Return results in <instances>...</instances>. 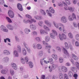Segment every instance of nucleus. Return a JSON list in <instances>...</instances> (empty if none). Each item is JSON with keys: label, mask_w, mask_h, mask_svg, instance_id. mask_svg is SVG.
<instances>
[{"label": "nucleus", "mask_w": 79, "mask_h": 79, "mask_svg": "<svg viewBox=\"0 0 79 79\" xmlns=\"http://www.w3.org/2000/svg\"><path fill=\"white\" fill-rule=\"evenodd\" d=\"M17 8L20 11H22L23 10V7H22V5L21 4L19 3L17 4Z\"/></svg>", "instance_id": "nucleus-9"}, {"label": "nucleus", "mask_w": 79, "mask_h": 79, "mask_svg": "<svg viewBox=\"0 0 79 79\" xmlns=\"http://www.w3.org/2000/svg\"><path fill=\"white\" fill-rule=\"evenodd\" d=\"M6 19H7L8 22L9 23H12V21H11V20L10 18L9 17H6Z\"/></svg>", "instance_id": "nucleus-37"}, {"label": "nucleus", "mask_w": 79, "mask_h": 79, "mask_svg": "<svg viewBox=\"0 0 79 79\" xmlns=\"http://www.w3.org/2000/svg\"><path fill=\"white\" fill-rule=\"evenodd\" d=\"M32 34L33 35H37V33L36 31H33L32 32Z\"/></svg>", "instance_id": "nucleus-62"}, {"label": "nucleus", "mask_w": 79, "mask_h": 79, "mask_svg": "<svg viewBox=\"0 0 79 79\" xmlns=\"http://www.w3.org/2000/svg\"><path fill=\"white\" fill-rule=\"evenodd\" d=\"M8 15L11 18H13L15 17V13L11 10H9L8 11Z\"/></svg>", "instance_id": "nucleus-5"}, {"label": "nucleus", "mask_w": 79, "mask_h": 79, "mask_svg": "<svg viewBox=\"0 0 79 79\" xmlns=\"http://www.w3.org/2000/svg\"><path fill=\"white\" fill-rule=\"evenodd\" d=\"M52 57L55 60H56L58 59V56H57V55L55 54H53L52 55Z\"/></svg>", "instance_id": "nucleus-17"}, {"label": "nucleus", "mask_w": 79, "mask_h": 79, "mask_svg": "<svg viewBox=\"0 0 79 79\" xmlns=\"http://www.w3.org/2000/svg\"><path fill=\"white\" fill-rule=\"evenodd\" d=\"M63 59L62 57H60L59 58V62L60 63H63Z\"/></svg>", "instance_id": "nucleus-39"}, {"label": "nucleus", "mask_w": 79, "mask_h": 79, "mask_svg": "<svg viewBox=\"0 0 79 79\" xmlns=\"http://www.w3.org/2000/svg\"><path fill=\"white\" fill-rule=\"evenodd\" d=\"M17 48H18V51L19 52H21V47L20 46L18 45L17 46Z\"/></svg>", "instance_id": "nucleus-47"}, {"label": "nucleus", "mask_w": 79, "mask_h": 79, "mask_svg": "<svg viewBox=\"0 0 79 79\" xmlns=\"http://www.w3.org/2000/svg\"><path fill=\"white\" fill-rule=\"evenodd\" d=\"M49 10L51 12V13H55V10L53 8L51 7L49 8Z\"/></svg>", "instance_id": "nucleus-21"}, {"label": "nucleus", "mask_w": 79, "mask_h": 79, "mask_svg": "<svg viewBox=\"0 0 79 79\" xmlns=\"http://www.w3.org/2000/svg\"><path fill=\"white\" fill-rule=\"evenodd\" d=\"M59 36L61 40H63V39H66V36L64 33L62 34L61 35L59 34Z\"/></svg>", "instance_id": "nucleus-7"}, {"label": "nucleus", "mask_w": 79, "mask_h": 79, "mask_svg": "<svg viewBox=\"0 0 79 79\" xmlns=\"http://www.w3.org/2000/svg\"><path fill=\"white\" fill-rule=\"evenodd\" d=\"M7 27L10 30H13V27L11 25L9 24L7 25Z\"/></svg>", "instance_id": "nucleus-12"}, {"label": "nucleus", "mask_w": 79, "mask_h": 79, "mask_svg": "<svg viewBox=\"0 0 79 79\" xmlns=\"http://www.w3.org/2000/svg\"><path fill=\"white\" fill-rule=\"evenodd\" d=\"M57 67V65L55 64H52V69H55L56 67Z\"/></svg>", "instance_id": "nucleus-22"}, {"label": "nucleus", "mask_w": 79, "mask_h": 79, "mask_svg": "<svg viewBox=\"0 0 79 79\" xmlns=\"http://www.w3.org/2000/svg\"><path fill=\"white\" fill-rule=\"evenodd\" d=\"M21 61L22 63L24 64L25 62H26V63H28V61H29V59L28 57L27 56L25 57V59L24 60V59L22 57L21 58Z\"/></svg>", "instance_id": "nucleus-6"}, {"label": "nucleus", "mask_w": 79, "mask_h": 79, "mask_svg": "<svg viewBox=\"0 0 79 79\" xmlns=\"http://www.w3.org/2000/svg\"><path fill=\"white\" fill-rule=\"evenodd\" d=\"M59 71H61H61H62L63 72L66 73V72L68 71V69L64 66H62L59 68Z\"/></svg>", "instance_id": "nucleus-4"}, {"label": "nucleus", "mask_w": 79, "mask_h": 79, "mask_svg": "<svg viewBox=\"0 0 79 79\" xmlns=\"http://www.w3.org/2000/svg\"><path fill=\"white\" fill-rule=\"evenodd\" d=\"M52 33H50V36L52 39H55L56 36L57 35V32L56 31L53 30H52Z\"/></svg>", "instance_id": "nucleus-3"}, {"label": "nucleus", "mask_w": 79, "mask_h": 79, "mask_svg": "<svg viewBox=\"0 0 79 79\" xmlns=\"http://www.w3.org/2000/svg\"><path fill=\"white\" fill-rule=\"evenodd\" d=\"M61 21L62 23H65L67 22L66 18L64 16H63L61 18Z\"/></svg>", "instance_id": "nucleus-8"}, {"label": "nucleus", "mask_w": 79, "mask_h": 79, "mask_svg": "<svg viewBox=\"0 0 79 79\" xmlns=\"http://www.w3.org/2000/svg\"><path fill=\"white\" fill-rule=\"evenodd\" d=\"M65 2L67 4V5H70L71 4V2L69 0H65Z\"/></svg>", "instance_id": "nucleus-43"}, {"label": "nucleus", "mask_w": 79, "mask_h": 79, "mask_svg": "<svg viewBox=\"0 0 79 79\" xmlns=\"http://www.w3.org/2000/svg\"><path fill=\"white\" fill-rule=\"evenodd\" d=\"M58 5L59 6H63V3L61 2H60L58 3Z\"/></svg>", "instance_id": "nucleus-61"}, {"label": "nucleus", "mask_w": 79, "mask_h": 79, "mask_svg": "<svg viewBox=\"0 0 79 79\" xmlns=\"http://www.w3.org/2000/svg\"><path fill=\"white\" fill-rule=\"evenodd\" d=\"M29 64L30 68H32L33 67L34 65H33V64L32 63V62H30L29 63Z\"/></svg>", "instance_id": "nucleus-34"}, {"label": "nucleus", "mask_w": 79, "mask_h": 79, "mask_svg": "<svg viewBox=\"0 0 79 79\" xmlns=\"http://www.w3.org/2000/svg\"><path fill=\"white\" fill-rule=\"evenodd\" d=\"M49 61L51 64H53V60L52 58L49 59Z\"/></svg>", "instance_id": "nucleus-36"}, {"label": "nucleus", "mask_w": 79, "mask_h": 79, "mask_svg": "<svg viewBox=\"0 0 79 79\" xmlns=\"http://www.w3.org/2000/svg\"><path fill=\"white\" fill-rule=\"evenodd\" d=\"M3 31H4V32H7L8 31V29L6 28H4Z\"/></svg>", "instance_id": "nucleus-54"}, {"label": "nucleus", "mask_w": 79, "mask_h": 79, "mask_svg": "<svg viewBox=\"0 0 79 79\" xmlns=\"http://www.w3.org/2000/svg\"><path fill=\"white\" fill-rule=\"evenodd\" d=\"M40 12H41V13H43V14L44 15H45L46 13H45V11L43 10H41Z\"/></svg>", "instance_id": "nucleus-50"}, {"label": "nucleus", "mask_w": 79, "mask_h": 79, "mask_svg": "<svg viewBox=\"0 0 79 79\" xmlns=\"http://www.w3.org/2000/svg\"><path fill=\"white\" fill-rule=\"evenodd\" d=\"M73 77H75V79H77V77H78V75L77 73H75L73 75Z\"/></svg>", "instance_id": "nucleus-44"}, {"label": "nucleus", "mask_w": 79, "mask_h": 79, "mask_svg": "<svg viewBox=\"0 0 79 79\" xmlns=\"http://www.w3.org/2000/svg\"><path fill=\"white\" fill-rule=\"evenodd\" d=\"M69 20V21H73L74 20L73 19V18L72 16L70 15L68 17Z\"/></svg>", "instance_id": "nucleus-27"}, {"label": "nucleus", "mask_w": 79, "mask_h": 79, "mask_svg": "<svg viewBox=\"0 0 79 79\" xmlns=\"http://www.w3.org/2000/svg\"><path fill=\"white\" fill-rule=\"evenodd\" d=\"M4 53H5L6 55H10V53L9 52V51L7 50H5L4 51Z\"/></svg>", "instance_id": "nucleus-32"}, {"label": "nucleus", "mask_w": 79, "mask_h": 79, "mask_svg": "<svg viewBox=\"0 0 79 79\" xmlns=\"http://www.w3.org/2000/svg\"><path fill=\"white\" fill-rule=\"evenodd\" d=\"M64 44L65 48L67 50H68L69 49V45H68V43L67 42H65Z\"/></svg>", "instance_id": "nucleus-18"}, {"label": "nucleus", "mask_w": 79, "mask_h": 79, "mask_svg": "<svg viewBox=\"0 0 79 79\" xmlns=\"http://www.w3.org/2000/svg\"><path fill=\"white\" fill-rule=\"evenodd\" d=\"M14 54L15 56H19L18 53V52L16 51H15L14 52Z\"/></svg>", "instance_id": "nucleus-26"}, {"label": "nucleus", "mask_w": 79, "mask_h": 79, "mask_svg": "<svg viewBox=\"0 0 79 79\" xmlns=\"http://www.w3.org/2000/svg\"><path fill=\"white\" fill-rule=\"evenodd\" d=\"M23 45H24V46L26 47V48H27V52H30V49H28V48H27V44H26V43H23Z\"/></svg>", "instance_id": "nucleus-25"}, {"label": "nucleus", "mask_w": 79, "mask_h": 79, "mask_svg": "<svg viewBox=\"0 0 79 79\" xmlns=\"http://www.w3.org/2000/svg\"><path fill=\"white\" fill-rule=\"evenodd\" d=\"M46 12L48 13V16H49L52 17V15L50 13H48V10H46Z\"/></svg>", "instance_id": "nucleus-52"}, {"label": "nucleus", "mask_w": 79, "mask_h": 79, "mask_svg": "<svg viewBox=\"0 0 79 79\" xmlns=\"http://www.w3.org/2000/svg\"><path fill=\"white\" fill-rule=\"evenodd\" d=\"M40 32L41 34H48L47 32H46L45 31L43 30H40Z\"/></svg>", "instance_id": "nucleus-19"}, {"label": "nucleus", "mask_w": 79, "mask_h": 79, "mask_svg": "<svg viewBox=\"0 0 79 79\" xmlns=\"http://www.w3.org/2000/svg\"><path fill=\"white\" fill-rule=\"evenodd\" d=\"M45 23L49 27H51V24L50 22H48V21L47 20H45Z\"/></svg>", "instance_id": "nucleus-13"}, {"label": "nucleus", "mask_w": 79, "mask_h": 79, "mask_svg": "<svg viewBox=\"0 0 79 79\" xmlns=\"http://www.w3.org/2000/svg\"><path fill=\"white\" fill-rule=\"evenodd\" d=\"M35 18L36 19H38V20H40L42 19V17H39L38 16H35Z\"/></svg>", "instance_id": "nucleus-31"}, {"label": "nucleus", "mask_w": 79, "mask_h": 79, "mask_svg": "<svg viewBox=\"0 0 79 79\" xmlns=\"http://www.w3.org/2000/svg\"><path fill=\"white\" fill-rule=\"evenodd\" d=\"M68 75L69 77H71L72 76H73V72L71 71H69L68 73Z\"/></svg>", "instance_id": "nucleus-20"}, {"label": "nucleus", "mask_w": 79, "mask_h": 79, "mask_svg": "<svg viewBox=\"0 0 79 79\" xmlns=\"http://www.w3.org/2000/svg\"><path fill=\"white\" fill-rule=\"evenodd\" d=\"M11 66L15 69L16 70L17 69V66L15 64L12 63L11 64Z\"/></svg>", "instance_id": "nucleus-14"}, {"label": "nucleus", "mask_w": 79, "mask_h": 79, "mask_svg": "<svg viewBox=\"0 0 79 79\" xmlns=\"http://www.w3.org/2000/svg\"><path fill=\"white\" fill-rule=\"evenodd\" d=\"M30 27L33 29V30H35L36 29V27L35 26L33 25H30Z\"/></svg>", "instance_id": "nucleus-24"}, {"label": "nucleus", "mask_w": 79, "mask_h": 79, "mask_svg": "<svg viewBox=\"0 0 79 79\" xmlns=\"http://www.w3.org/2000/svg\"><path fill=\"white\" fill-rule=\"evenodd\" d=\"M45 39L46 42H49V41H50V38L49 36H47L45 37Z\"/></svg>", "instance_id": "nucleus-29"}, {"label": "nucleus", "mask_w": 79, "mask_h": 79, "mask_svg": "<svg viewBox=\"0 0 79 79\" xmlns=\"http://www.w3.org/2000/svg\"><path fill=\"white\" fill-rule=\"evenodd\" d=\"M44 29L47 30V31L48 32H49V31H50V29L46 25H44Z\"/></svg>", "instance_id": "nucleus-23"}, {"label": "nucleus", "mask_w": 79, "mask_h": 79, "mask_svg": "<svg viewBox=\"0 0 79 79\" xmlns=\"http://www.w3.org/2000/svg\"><path fill=\"white\" fill-rule=\"evenodd\" d=\"M23 55H26V51L25 50H24L23 51Z\"/></svg>", "instance_id": "nucleus-53"}, {"label": "nucleus", "mask_w": 79, "mask_h": 79, "mask_svg": "<svg viewBox=\"0 0 79 79\" xmlns=\"http://www.w3.org/2000/svg\"><path fill=\"white\" fill-rule=\"evenodd\" d=\"M61 27L63 28V31L64 33H66V30L64 29V26L63 24H62L61 25Z\"/></svg>", "instance_id": "nucleus-30"}, {"label": "nucleus", "mask_w": 79, "mask_h": 79, "mask_svg": "<svg viewBox=\"0 0 79 79\" xmlns=\"http://www.w3.org/2000/svg\"><path fill=\"white\" fill-rule=\"evenodd\" d=\"M73 25L75 27H77V25L74 22L73 23Z\"/></svg>", "instance_id": "nucleus-58"}, {"label": "nucleus", "mask_w": 79, "mask_h": 79, "mask_svg": "<svg viewBox=\"0 0 79 79\" xmlns=\"http://www.w3.org/2000/svg\"><path fill=\"white\" fill-rule=\"evenodd\" d=\"M75 45L77 46V47H79V44L78 42L76 41L75 42Z\"/></svg>", "instance_id": "nucleus-56"}, {"label": "nucleus", "mask_w": 79, "mask_h": 79, "mask_svg": "<svg viewBox=\"0 0 79 79\" xmlns=\"http://www.w3.org/2000/svg\"><path fill=\"white\" fill-rule=\"evenodd\" d=\"M69 36L70 39H73V36L71 33H69Z\"/></svg>", "instance_id": "nucleus-38"}, {"label": "nucleus", "mask_w": 79, "mask_h": 79, "mask_svg": "<svg viewBox=\"0 0 79 79\" xmlns=\"http://www.w3.org/2000/svg\"><path fill=\"white\" fill-rule=\"evenodd\" d=\"M43 52L42 51H40L39 52V56H43Z\"/></svg>", "instance_id": "nucleus-46"}, {"label": "nucleus", "mask_w": 79, "mask_h": 79, "mask_svg": "<svg viewBox=\"0 0 79 79\" xmlns=\"http://www.w3.org/2000/svg\"><path fill=\"white\" fill-rule=\"evenodd\" d=\"M75 64L76 66V67L78 69H79V63L78 62H75Z\"/></svg>", "instance_id": "nucleus-33"}, {"label": "nucleus", "mask_w": 79, "mask_h": 79, "mask_svg": "<svg viewBox=\"0 0 79 79\" xmlns=\"http://www.w3.org/2000/svg\"><path fill=\"white\" fill-rule=\"evenodd\" d=\"M53 24L54 25L55 27H56V28H58V27H59V26L58 25V24H55V22H53Z\"/></svg>", "instance_id": "nucleus-51"}, {"label": "nucleus", "mask_w": 79, "mask_h": 79, "mask_svg": "<svg viewBox=\"0 0 79 79\" xmlns=\"http://www.w3.org/2000/svg\"><path fill=\"white\" fill-rule=\"evenodd\" d=\"M75 38L77 40H79V34H77L75 35Z\"/></svg>", "instance_id": "nucleus-40"}, {"label": "nucleus", "mask_w": 79, "mask_h": 79, "mask_svg": "<svg viewBox=\"0 0 79 79\" xmlns=\"http://www.w3.org/2000/svg\"><path fill=\"white\" fill-rule=\"evenodd\" d=\"M37 47L38 49H41L42 47V45L40 44H38L37 45Z\"/></svg>", "instance_id": "nucleus-28"}, {"label": "nucleus", "mask_w": 79, "mask_h": 79, "mask_svg": "<svg viewBox=\"0 0 79 79\" xmlns=\"http://www.w3.org/2000/svg\"><path fill=\"white\" fill-rule=\"evenodd\" d=\"M57 49L58 50L59 52H61V48L60 47H56Z\"/></svg>", "instance_id": "nucleus-59"}, {"label": "nucleus", "mask_w": 79, "mask_h": 79, "mask_svg": "<svg viewBox=\"0 0 79 79\" xmlns=\"http://www.w3.org/2000/svg\"><path fill=\"white\" fill-rule=\"evenodd\" d=\"M55 78H56V79H58V76H53L52 77V79H55Z\"/></svg>", "instance_id": "nucleus-57"}, {"label": "nucleus", "mask_w": 79, "mask_h": 79, "mask_svg": "<svg viewBox=\"0 0 79 79\" xmlns=\"http://www.w3.org/2000/svg\"><path fill=\"white\" fill-rule=\"evenodd\" d=\"M62 3L64 6H65L64 8L65 10H69V11H71V12H73V11H74V8H72L71 6L69 7L68 8V5L66 4V3H65L64 2H62Z\"/></svg>", "instance_id": "nucleus-2"}, {"label": "nucleus", "mask_w": 79, "mask_h": 79, "mask_svg": "<svg viewBox=\"0 0 79 79\" xmlns=\"http://www.w3.org/2000/svg\"><path fill=\"white\" fill-rule=\"evenodd\" d=\"M64 79H69L68 75L66 74H64Z\"/></svg>", "instance_id": "nucleus-42"}, {"label": "nucleus", "mask_w": 79, "mask_h": 79, "mask_svg": "<svg viewBox=\"0 0 79 79\" xmlns=\"http://www.w3.org/2000/svg\"><path fill=\"white\" fill-rule=\"evenodd\" d=\"M59 78V79H63L64 75L62 73H60L58 74Z\"/></svg>", "instance_id": "nucleus-10"}, {"label": "nucleus", "mask_w": 79, "mask_h": 79, "mask_svg": "<svg viewBox=\"0 0 79 79\" xmlns=\"http://www.w3.org/2000/svg\"><path fill=\"white\" fill-rule=\"evenodd\" d=\"M71 69L72 71H74V70H75V69H76V68L74 67H73L71 68Z\"/></svg>", "instance_id": "nucleus-49"}, {"label": "nucleus", "mask_w": 79, "mask_h": 79, "mask_svg": "<svg viewBox=\"0 0 79 79\" xmlns=\"http://www.w3.org/2000/svg\"><path fill=\"white\" fill-rule=\"evenodd\" d=\"M1 73L3 74H5L6 73H8V69L2 70L1 71Z\"/></svg>", "instance_id": "nucleus-11"}, {"label": "nucleus", "mask_w": 79, "mask_h": 79, "mask_svg": "<svg viewBox=\"0 0 79 79\" xmlns=\"http://www.w3.org/2000/svg\"><path fill=\"white\" fill-rule=\"evenodd\" d=\"M35 39L36 40L38 41V42H39L40 40V38L39 37H37L35 38Z\"/></svg>", "instance_id": "nucleus-60"}, {"label": "nucleus", "mask_w": 79, "mask_h": 79, "mask_svg": "<svg viewBox=\"0 0 79 79\" xmlns=\"http://www.w3.org/2000/svg\"><path fill=\"white\" fill-rule=\"evenodd\" d=\"M72 57L75 60H78L77 57L74 54H72Z\"/></svg>", "instance_id": "nucleus-16"}, {"label": "nucleus", "mask_w": 79, "mask_h": 79, "mask_svg": "<svg viewBox=\"0 0 79 79\" xmlns=\"http://www.w3.org/2000/svg\"><path fill=\"white\" fill-rule=\"evenodd\" d=\"M73 4H76L77 2V0H73Z\"/></svg>", "instance_id": "nucleus-63"}, {"label": "nucleus", "mask_w": 79, "mask_h": 79, "mask_svg": "<svg viewBox=\"0 0 79 79\" xmlns=\"http://www.w3.org/2000/svg\"><path fill=\"white\" fill-rule=\"evenodd\" d=\"M51 47L52 46H51L48 45L45 47V48L46 49H48V50H50V48H51Z\"/></svg>", "instance_id": "nucleus-41"}, {"label": "nucleus", "mask_w": 79, "mask_h": 79, "mask_svg": "<svg viewBox=\"0 0 79 79\" xmlns=\"http://www.w3.org/2000/svg\"><path fill=\"white\" fill-rule=\"evenodd\" d=\"M72 17L73 18V19H76V16L74 13H73L72 15Z\"/></svg>", "instance_id": "nucleus-35"}, {"label": "nucleus", "mask_w": 79, "mask_h": 79, "mask_svg": "<svg viewBox=\"0 0 79 79\" xmlns=\"http://www.w3.org/2000/svg\"><path fill=\"white\" fill-rule=\"evenodd\" d=\"M26 17L27 18H28V19L26 21V20H23V22L25 23H32V21L34 23L36 22V21L34 20V19H32V17L29 15H26Z\"/></svg>", "instance_id": "nucleus-1"}, {"label": "nucleus", "mask_w": 79, "mask_h": 79, "mask_svg": "<svg viewBox=\"0 0 79 79\" xmlns=\"http://www.w3.org/2000/svg\"><path fill=\"white\" fill-rule=\"evenodd\" d=\"M10 73L12 75H13V74H15V72H14V71L12 69H10Z\"/></svg>", "instance_id": "nucleus-45"}, {"label": "nucleus", "mask_w": 79, "mask_h": 79, "mask_svg": "<svg viewBox=\"0 0 79 79\" xmlns=\"http://www.w3.org/2000/svg\"><path fill=\"white\" fill-rule=\"evenodd\" d=\"M45 79V75H42L41 76L40 79Z\"/></svg>", "instance_id": "nucleus-48"}, {"label": "nucleus", "mask_w": 79, "mask_h": 79, "mask_svg": "<svg viewBox=\"0 0 79 79\" xmlns=\"http://www.w3.org/2000/svg\"><path fill=\"white\" fill-rule=\"evenodd\" d=\"M63 50L64 51V54H65L66 55H68V56H69V53L67 51V50L64 48H63Z\"/></svg>", "instance_id": "nucleus-15"}, {"label": "nucleus", "mask_w": 79, "mask_h": 79, "mask_svg": "<svg viewBox=\"0 0 79 79\" xmlns=\"http://www.w3.org/2000/svg\"><path fill=\"white\" fill-rule=\"evenodd\" d=\"M42 24H43V22H40L38 23V24L40 26H42Z\"/></svg>", "instance_id": "nucleus-55"}, {"label": "nucleus", "mask_w": 79, "mask_h": 79, "mask_svg": "<svg viewBox=\"0 0 79 79\" xmlns=\"http://www.w3.org/2000/svg\"><path fill=\"white\" fill-rule=\"evenodd\" d=\"M66 66H69L71 65V64L69 63H67L66 64Z\"/></svg>", "instance_id": "nucleus-64"}]
</instances>
